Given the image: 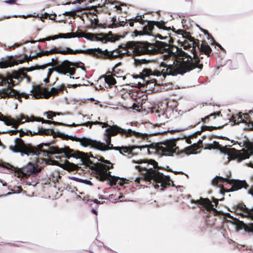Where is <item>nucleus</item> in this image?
<instances>
[{"label":"nucleus","mask_w":253,"mask_h":253,"mask_svg":"<svg viewBox=\"0 0 253 253\" xmlns=\"http://www.w3.org/2000/svg\"><path fill=\"white\" fill-rule=\"evenodd\" d=\"M222 126H219L218 127L216 126H201V130L202 131L208 130V131H212L214 129H216L217 128H220Z\"/></svg>","instance_id":"obj_32"},{"label":"nucleus","mask_w":253,"mask_h":253,"mask_svg":"<svg viewBox=\"0 0 253 253\" xmlns=\"http://www.w3.org/2000/svg\"><path fill=\"white\" fill-rule=\"evenodd\" d=\"M13 78L15 79H16L18 80L19 81H21L23 79V77H22L21 76L16 75L13 77Z\"/></svg>","instance_id":"obj_50"},{"label":"nucleus","mask_w":253,"mask_h":253,"mask_svg":"<svg viewBox=\"0 0 253 253\" xmlns=\"http://www.w3.org/2000/svg\"><path fill=\"white\" fill-rule=\"evenodd\" d=\"M127 20L126 19H120V18H118L119 21V26H123L125 24H126L127 22Z\"/></svg>","instance_id":"obj_39"},{"label":"nucleus","mask_w":253,"mask_h":253,"mask_svg":"<svg viewBox=\"0 0 253 253\" xmlns=\"http://www.w3.org/2000/svg\"><path fill=\"white\" fill-rule=\"evenodd\" d=\"M247 193L248 194L251 195L253 197V189H250L248 190Z\"/></svg>","instance_id":"obj_56"},{"label":"nucleus","mask_w":253,"mask_h":253,"mask_svg":"<svg viewBox=\"0 0 253 253\" xmlns=\"http://www.w3.org/2000/svg\"><path fill=\"white\" fill-rule=\"evenodd\" d=\"M38 148L40 152H38L37 149L33 147L20 150H17L13 148L12 145L9 147L10 151L14 153H20L21 156L24 155L29 156L31 154L33 155H42L43 156L50 158L49 155L51 154H63L66 159H69L71 157L76 159H78L82 164L88 166L94 164L93 162L90 160V158H94L92 154L75 151L68 146H65L61 148L55 146L49 147L47 143H41L38 146Z\"/></svg>","instance_id":"obj_1"},{"label":"nucleus","mask_w":253,"mask_h":253,"mask_svg":"<svg viewBox=\"0 0 253 253\" xmlns=\"http://www.w3.org/2000/svg\"><path fill=\"white\" fill-rule=\"evenodd\" d=\"M54 69H55V67L54 68H49L48 70V73L47 74V77L48 78H49V77L51 76L52 72L54 71Z\"/></svg>","instance_id":"obj_47"},{"label":"nucleus","mask_w":253,"mask_h":253,"mask_svg":"<svg viewBox=\"0 0 253 253\" xmlns=\"http://www.w3.org/2000/svg\"><path fill=\"white\" fill-rule=\"evenodd\" d=\"M110 173V171L107 172V170H105L102 172H100L98 174L97 177L100 181H103L106 179H108V178Z\"/></svg>","instance_id":"obj_25"},{"label":"nucleus","mask_w":253,"mask_h":253,"mask_svg":"<svg viewBox=\"0 0 253 253\" xmlns=\"http://www.w3.org/2000/svg\"><path fill=\"white\" fill-rule=\"evenodd\" d=\"M20 131L19 136L22 137L25 134L28 135L30 134L31 135H34L37 134H45V135H50L53 132V130L52 129H45L42 130H38L37 131H34L32 132V131L29 130L28 131H27L26 132H25L24 131L22 130V129H20L19 130H6V131H2L1 133H10V135H13L18 132Z\"/></svg>","instance_id":"obj_15"},{"label":"nucleus","mask_w":253,"mask_h":253,"mask_svg":"<svg viewBox=\"0 0 253 253\" xmlns=\"http://www.w3.org/2000/svg\"><path fill=\"white\" fill-rule=\"evenodd\" d=\"M23 78H26L28 82H30L31 81L30 78L26 74H23Z\"/></svg>","instance_id":"obj_58"},{"label":"nucleus","mask_w":253,"mask_h":253,"mask_svg":"<svg viewBox=\"0 0 253 253\" xmlns=\"http://www.w3.org/2000/svg\"><path fill=\"white\" fill-rule=\"evenodd\" d=\"M189 40L193 42L194 45H197L194 38L191 37ZM191 51L193 54V57L187 53L182 51L181 62L177 66H173L171 64L169 65L166 68V75L172 76L177 74L183 75L184 73L190 72L196 67L201 70L203 68V64H200V59H203V57L198 56L195 45L192 47Z\"/></svg>","instance_id":"obj_3"},{"label":"nucleus","mask_w":253,"mask_h":253,"mask_svg":"<svg viewBox=\"0 0 253 253\" xmlns=\"http://www.w3.org/2000/svg\"><path fill=\"white\" fill-rule=\"evenodd\" d=\"M219 114H220V113H219V112H217V113L214 112V113H211L209 116H206L205 118H202L201 120L203 122H205L206 120H208L210 117L214 116L215 117L216 116L219 115Z\"/></svg>","instance_id":"obj_36"},{"label":"nucleus","mask_w":253,"mask_h":253,"mask_svg":"<svg viewBox=\"0 0 253 253\" xmlns=\"http://www.w3.org/2000/svg\"><path fill=\"white\" fill-rule=\"evenodd\" d=\"M98 161L106 165L107 169H112L113 168V164L109 161L105 160L103 157H100Z\"/></svg>","instance_id":"obj_31"},{"label":"nucleus","mask_w":253,"mask_h":253,"mask_svg":"<svg viewBox=\"0 0 253 253\" xmlns=\"http://www.w3.org/2000/svg\"><path fill=\"white\" fill-rule=\"evenodd\" d=\"M149 43L146 42H138L135 41H129L126 42V47H128L131 50V55L133 53L134 55L139 56L141 55L149 54L152 49H149Z\"/></svg>","instance_id":"obj_8"},{"label":"nucleus","mask_w":253,"mask_h":253,"mask_svg":"<svg viewBox=\"0 0 253 253\" xmlns=\"http://www.w3.org/2000/svg\"><path fill=\"white\" fill-rule=\"evenodd\" d=\"M46 113L47 114L46 117L48 119H51L52 116H55L56 115V114L55 112H51V113L52 114V116L49 115L48 113Z\"/></svg>","instance_id":"obj_53"},{"label":"nucleus","mask_w":253,"mask_h":253,"mask_svg":"<svg viewBox=\"0 0 253 253\" xmlns=\"http://www.w3.org/2000/svg\"><path fill=\"white\" fill-rule=\"evenodd\" d=\"M83 181H84V184H87V185H92V182L90 180H87V179H84Z\"/></svg>","instance_id":"obj_52"},{"label":"nucleus","mask_w":253,"mask_h":253,"mask_svg":"<svg viewBox=\"0 0 253 253\" xmlns=\"http://www.w3.org/2000/svg\"><path fill=\"white\" fill-rule=\"evenodd\" d=\"M150 164L153 166V168H156L158 167V163L155 160H150ZM145 178L149 181L152 180H154L156 183H161L164 179L165 175L163 173L160 172L156 169H154L153 168H150L149 169H145V172H144ZM166 180H170V177L169 175H166Z\"/></svg>","instance_id":"obj_6"},{"label":"nucleus","mask_w":253,"mask_h":253,"mask_svg":"<svg viewBox=\"0 0 253 253\" xmlns=\"http://www.w3.org/2000/svg\"><path fill=\"white\" fill-rule=\"evenodd\" d=\"M119 48H123V49L124 50H127V49H129L130 48L128 47H126V43L125 44V45H123L122 44H121L119 46Z\"/></svg>","instance_id":"obj_51"},{"label":"nucleus","mask_w":253,"mask_h":253,"mask_svg":"<svg viewBox=\"0 0 253 253\" xmlns=\"http://www.w3.org/2000/svg\"><path fill=\"white\" fill-rule=\"evenodd\" d=\"M191 202L202 205L206 208L210 207L211 204V201L208 199L203 198H200L199 200L196 201L193 200L191 201Z\"/></svg>","instance_id":"obj_21"},{"label":"nucleus","mask_w":253,"mask_h":253,"mask_svg":"<svg viewBox=\"0 0 253 253\" xmlns=\"http://www.w3.org/2000/svg\"><path fill=\"white\" fill-rule=\"evenodd\" d=\"M248 125V128L253 129V122L251 121Z\"/></svg>","instance_id":"obj_55"},{"label":"nucleus","mask_w":253,"mask_h":253,"mask_svg":"<svg viewBox=\"0 0 253 253\" xmlns=\"http://www.w3.org/2000/svg\"><path fill=\"white\" fill-rule=\"evenodd\" d=\"M88 52L94 56L101 57L108 59H114L118 57H122L125 55H130V51L127 50L125 52H122L119 49H115L111 51H108L107 49L102 50L98 47L97 48L88 49Z\"/></svg>","instance_id":"obj_4"},{"label":"nucleus","mask_w":253,"mask_h":253,"mask_svg":"<svg viewBox=\"0 0 253 253\" xmlns=\"http://www.w3.org/2000/svg\"><path fill=\"white\" fill-rule=\"evenodd\" d=\"M119 179H121V178L119 176L112 175L111 174H110L108 178V180L109 181V184L111 186L115 185L117 183V180Z\"/></svg>","instance_id":"obj_30"},{"label":"nucleus","mask_w":253,"mask_h":253,"mask_svg":"<svg viewBox=\"0 0 253 253\" xmlns=\"http://www.w3.org/2000/svg\"><path fill=\"white\" fill-rule=\"evenodd\" d=\"M104 78L105 83L107 84L109 86L113 85L117 83L115 79L110 76L106 77V76L103 75L100 78Z\"/></svg>","instance_id":"obj_24"},{"label":"nucleus","mask_w":253,"mask_h":253,"mask_svg":"<svg viewBox=\"0 0 253 253\" xmlns=\"http://www.w3.org/2000/svg\"><path fill=\"white\" fill-rule=\"evenodd\" d=\"M112 21H113V23L112 24H114V25L115 26V27H118V26H119V21H118V19H117V18L116 17H113L112 18Z\"/></svg>","instance_id":"obj_42"},{"label":"nucleus","mask_w":253,"mask_h":253,"mask_svg":"<svg viewBox=\"0 0 253 253\" xmlns=\"http://www.w3.org/2000/svg\"><path fill=\"white\" fill-rule=\"evenodd\" d=\"M241 209L244 212H239L238 214L240 215L242 217H248L253 220V216L250 214L249 210L246 207V205H241ZM243 229H244L245 232L253 233V222L246 223L242 220L239 221L237 225L236 232H239L240 230Z\"/></svg>","instance_id":"obj_9"},{"label":"nucleus","mask_w":253,"mask_h":253,"mask_svg":"<svg viewBox=\"0 0 253 253\" xmlns=\"http://www.w3.org/2000/svg\"><path fill=\"white\" fill-rule=\"evenodd\" d=\"M78 85L77 84H68L67 85V87H69V88H70V87H73V88H75Z\"/></svg>","instance_id":"obj_60"},{"label":"nucleus","mask_w":253,"mask_h":253,"mask_svg":"<svg viewBox=\"0 0 253 253\" xmlns=\"http://www.w3.org/2000/svg\"><path fill=\"white\" fill-rule=\"evenodd\" d=\"M120 150L122 151V154L123 155L124 153H127L128 152V149L127 147H122V148L120 147Z\"/></svg>","instance_id":"obj_44"},{"label":"nucleus","mask_w":253,"mask_h":253,"mask_svg":"<svg viewBox=\"0 0 253 253\" xmlns=\"http://www.w3.org/2000/svg\"><path fill=\"white\" fill-rule=\"evenodd\" d=\"M201 132H202L201 129L200 130L197 131L195 132H194L191 136H194L195 135L200 134Z\"/></svg>","instance_id":"obj_63"},{"label":"nucleus","mask_w":253,"mask_h":253,"mask_svg":"<svg viewBox=\"0 0 253 253\" xmlns=\"http://www.w3.org/2000/svg\"><path fill=\"white\" fill-rule=\"evenodd\" d=\"M91 24L94 25V26L99 25V20L97 18H95L91 21Z\"/></svg>","instance_id":"obj_45"},{"label":"nucleus","mask_w":253,"mask_h":253,"mask_svg":"<svg viewBox=\"0 0 253 253\" xmlns=\"http://www.w3.org/2000/svg\"><path fill=\"white\" fill-rule=\"evenodd\" d=\"M65 87V85L63 84H62L60 85V86L58 87H52L50 89V90L49 91V93L51 95H56L58 92L61 91L63 88Z\"/></svg>","instance_id":"obj_29"},{"label":"nucleus","mask_w":253,"mask_h":253,"mask_svg":"<svg viewBox=\"0 0 253 253\" xmlns=\"http://www.w3.org/2000/svg\"><path fill=\"white\" fill-rule=\"evenodd\" d=\"M73 33H65L66 39H70L73 38Z\"/></svg>","instance_id":"obj_48"},{"label":"nucleus","mask_w":253,"mask_h":253,"mask_svg":"<svg viewBox=\"0 0 253 253\" xmlns=\"http://www.w3.org/2000/svg\"><path fill=\"white\" fill-rule=\"evenodd\" d=\"M58 37L59 38L66 39L65 34L60 33V34H59Z\"/></svg>","instance_id":"obj_57"},{"label":"nucleus","mask_w":253,"mask_h":253,"mask_svg":"<svg viewBox=\"0 0 253 253\" xmlns=\"http://www.w3.org/2000/svg\"><path fill=\"white\" fill-rule=\"evenodd\" d=\"M54 65H55L54 71L64 75L68 76V74H69V78L74 79L71 77V75H73L75 72V69L73 67L75 66L74 62L68 60H64L61 63L56 62L54 63Z\"/></svg>","instance_id":"obj_11"},{"label":"nucleus","mask_w":253,"mask_h":253,"mask_svg":"<svg viewBox=\"0 0 253 253\" xmlns=\"http://www.w3.org/2000/svg\"><path fill=\"white\" fill-rule=\"evenodd\" d=\"M15 1V0H5L4 2L7 3L11 4Z\"/></svg>","instance_id":"obj_59"},{"label":"nucleus","mask_w":253,"mask_h":253,"mask_svg":"<svg viewBox=\"0 0 253 253\" xmlns=\"http://www.w3.org/2000/svg\"><path fill=\"white\" fill-rule=\"evenodd\" d=\"M90 124L89 128L91 127V124H99L101 125L102 127H108L105 129V134L106 135L105 141L106 144L97 141L95 140L92 141L95 142L93 143L92 144L88 145V146H90L91 148H94L101 151H106L107 150L113 149L119 151L120 154H122V151L120 150V147H113L111 144V136H115L118 134H120L122 136L126 137H129L134 135L137 138H140L142 139H145V137L147 136L157 135L159 134L163 133L162 132H156L153 133H141L138 131L132 130L130 128L125 129L123 128L116 125H113V126L109 125L107 123H102L101 122H86L85 124Z\"/></svg>","instance_id":"obj_2"},{"label":"nucleus","mask_w":253,"mask_h":253,"mask_svg":"<svg viewBox=\"0 0 253 253\" xmlns=\"http://www.w3.org/2000/svg\"><path fill=\"white\" fill-rule=\"evenodd\" d=\"M166 46L168 47V48H166L168 51L167 54L164 55V60H167L171 56L174 57L175 55V53L177 52V49L176 48H175V49L173 48H170L169 44H167Z\"/></svg>","instance_id":"obj_22"},{"label":"nucleus","mask_w":253,"mask_h":253,"mask_svg":"<svg viewBox=\"0 0 253 253\" xmlns=\"http://www.w3.org/2000/svg\"><path fill=\"white\" fill-rule=\"evenodd\" d=\"M58 135L63 139H70L76 142H79L80 144L84 147H87L88 145L92 144L93 143H96L92 141V139L86 137L79 138L75 135L66 134L63 132H58Z\"/></svg>","instance_id":"obj_12"},{"label":"nucleus","mask_w":253,"mask_h":253,"mask_svg":"<svg viewBox=\"0 0 253 253\" xmlns=\"http://www.w3.org/2000/svg\"><path fill=\"white\" fill-rule=\"evenodd\" d=\"M0 166L6 168H9V167L10 166V165L8 163H4L2 164L0 163Z\"/></svg>","instance_id":"obj_54"},{"label":"nucleus","mask_w":253,"mask_h":253,"mask_svg":"<svg viewBox=\"0 0 253 253\" xmlns=\"http://www.w3.org/2000/svg\"><path fill=\"white\" fill-rule=\"evenodd\" d=\"M156 22L157 21H148L147 22V24L144 26L143 30L145 32H150L152 31L153 29L154 28V26L156 25Z\"/></svg>","instance_id":"obj_23"},{"label":"nucleus","mask_w":253,"mask_h":253,"mask_svg":"<svg viewBox=\"0 0 253 253\" xmlns=\"http://www.w3.org/2000/svg\"><path fill=\"white\" fill-rule=\"evenodd\" d=\"M44 14L46 16H49V19L51 20H55L56 21H58V22H61L62 21H63V19H60V20H55V17H56V14L55 13H54L53 15V16H49V14L46 13V12H44Z\"/></svg>","instance_id":"obj_37"},{"label":"nucleus","mask_w":253,"mask_h":253,"mask_svg":"<svg viewBox=\"0 0 253 253\" xmlns=\"http://www.w3.org/2000/svg\"><path fill=\"white\" fill-rule=\"evenodd\" d=\"M164 23L165 22L163 20H161L160 21H157V22H156V25L159 29H163L164 30H169L170 29L168 28L167 27L165 26L164 25Z\"/></svg>","instance_id":"obj_33"},{"label":"nucleus","mask_w":253,"mask_h":253,"mask_svg":"<svg viewBox=\"0 0 253 253\" xmlns=\"http://www.w3.org/2000/svg\"><path fill=\"white\" fill-rule=\"evenodd\" d=\"M6 84H8L7 87L0 89V96H1V97H14L18 99L19 101H21L20 99L21 95L19 92L12 88L15 85L14 82L11 79H6L0 76V86H4Z\"/></svg>","instance_id":"obj_5"},{"label":"nucleus","mask_w":253,"mask_h":253,"mask_svg":"<svg viewBox=\"0 0 253 253\" xmlns=\"http://www.w3.org/2000/svg\"><path fill=\"white\" fill-rule=\"evenodd\" d=\"M12 146L17 150L26 149V148L32 147L31 145L25 144L23 140L19 137H16L14 139V145Z\"/></svg>","instance_id":"obj_19"},{"label":"nucleus","mask_w":253,"mask_h":253,"mask_svg":"<svg viewBox=\"0 0 253 253\" xmlns=\"http://www.w3.org/2000/svg\"><path fill=\"white\" fill-rule=\"evenodd\" d=\"M253 109L249 110L248 113H242V112H239L237 115V118L233 117L230 120V122L231 123L232 125L236 124H239L241 123L249 124L252 121L251 115H253Z\"/></svg>","instance_id":"obj_13"},{"label":"nucleus","mask_w":253,"mask_h":253,"mask_svg":"<svg viewBox=\"0 0 253 253\" xmlns=\"http://www.w3.org/2000/svg\"><path fill=\"white\" fill-rule=\"evenodd\" d=\"M197 45L200 52L204 53L207 55V58H208L211 51V49L210 46L207 43L204 42H202L200 45L199 44Z\"/></svg>","instance_id":"obj_20"},{"label":"nucleus","mask_w":253,"mask_h":253,"mask_svg":"<svg viewBox=\"0 0 253 253\" xmlns=\"http://www.w3.org/2000/svg\"><path fill=\"white\" fill-rule=\"evenodd\" d=\"M161 147V150L164 155L172 156L176 153L178 147L176 146L174 140H167Z\"/></svg>","instance_id":"obj_14"},{"label":"nucleus","mask_w":253,"mask_h":253,"mask_svg":"<svg viewBox=\"0 0 253 253\" xmlns=\"http://www.w3.org/2000/svg\"><path fill=\"white\" fill-rule=\"evenodd\" d=\"M84 1V0H76L75 1H74L73 2H72V4H75L76 3V2L78 3H81V2H82L83 1Z\"/></svg>","instance_id":"obj_62"},{"label":"nucleus","mask_w":253,"mask_h":253,"mask_svg":"<svg viewBox=\"0 0 253 253\" xmlns=\"http://www.w3.org/2000/svg\"><path fill=\"white\" fill-rule=\"evenodd\" d=\"M139 107H140V106L135 103H133L132 105L133 109L134 110H136V111H139V110H140Z\"/></svg>","instance_id":"obj_49"},{"label":"nucleus","mask_w":253,"mask_h":253,"mask_svg":"<svg viewBox=\"0 0 253 253\" xmlns=\"http://www.w3.org/2000/svg\"><path fill=\"white\" fill-rule=\"evenodd\" d=\"M42 123H48V124H53V125H62V126H76L79 125V124H76L74 123H73L71 125H66L65 124H63L62 123L55 122V121H51L49 120H44L43 121H42Z\"/></svg>","instance_id":"obj_26"},{"label":"nucleus","mask_w":253,"mask_h":253,"mask_svg":"<svg viewBox=\"0 0 253 253\" xmlns=\"http://www.w3.org/2000/svg\"><path fill=\"white\" fill-rule=\"evenodd\" d=\"M151 71L148 69H144L142 71V74L146 77L149 76L151 74Z\"/></svg>","instance_id":"obj_40"},{"label":"nucleus","mask_w":253,"mask_h":253,"mask_svg":"<svg viewBox=\"0 0 253 253\" xmlns=\"http://www.w3.org/2000/svg\"><path fill=\"white\" fill-rule=\"evenodd\" d=\"M80 10V8L78 9H72L68 11H65L64 13H63V15H67V14L71 13V12H75Z\"/></svg>","instance_id":"obj_46"},{"label":"nucleus","mask_w":253,"mask_h":253,"mask_svg":"<svg viewBox=\"0 0 253 253\" xmlns=\"http://www.w3.org/2000/svg\"><path fill=\"white\" fill-rule=\"evenodd\" d=\"M142 15H137V16H136L133 18H131V19H128V20H129V21L131 20V21H135V22H139L141 23L142 24H144V20H142Z\"/></svg>","instance_id":"obj_34"},{"label":"nucleus","mask_w":253,"mask_h":253,"mask_svg":"<svg viewBox=\"0 0 253 253\" xmlns=\"http://www.w3.org/2000/svg\"><path fill=\"white\" fill-rule=\"evenodd\" d=\"M83 37L87 40L101 42L105 43L107 42H114L118 41L121 38V36L113 34L111 32H110L107 34L87 33L85 35H84Z\"/></svg>","instance_id":"obj_7"},{"label":"nucleus","mask_w":253,"mask_h":253,"mask_svg":"<svg viewBox=\"0 0 253 253\" xmlns=\"http://www.w3.org/2000/svg\"><path fill=\"white\" fill-rule=\"evenodd\" d=\"M73 38H81L83 37L84 34L82 31L78 32L73 33Z\"/></svg>","instance_id":"obj_38"},{"label":"nucleus","mask_w":253,"mask_h":253,"mask_svg":"<svg viewBox=\"0 0 253 253\" xmlns=\"http://www.w3.org/2000/svg\"><path fill=\"white\" fill-rule=\"evenodd\" d=\"M219 180L222 181L223 182H226L232 185L231 189L230 190L226 191V192L238 190L242 188L246 189L249 187L245 180H229L226 178H224L220 176H216L211 181L212 184L216 185Z\"/></svg>","instance_id":"obj_10"},{"label":"nucleus","mask_w":253,"mask_h":253,"mask_svg":"<svg viewBox=\"0 0 253 253\" xmlns=\"http://www.w3.org/2000/svg\"><path fill=\"white\" fill-rule=\"evenodd\" d=\"M150 61L149 59H146L145 58H134V65L137 67L141 64H146Z\"/></svg>","instance_id":"obj_27"},{"label":"nucleus","mask_w":253,"mask_h":253,"mask_svg":"<svg viewBox=\"0 0 253 253\" xmlns=\"http://www.w3.org/2000/svg\"><path fill=\"white\" fill-rule=\"evenodd\" d=\"M226 216L231 219V220H229V221H230L231 223H232L233 224H234L235 226V230H236L237 225L238 223V222H239V221H241V220H240L239 219L237 218L236 217H233L229 213H226Z\"/></svg>","instance_id":"obj_28"},{"label":"nucleus","mask_w":253,"mask_h":253,"mask_svg":"<svg viewBox=\"0 0 253 253\" xmlns=\"http://www.w3.org/2000/svg\"><path fill=\"white\" fill-rule=\"evenodd\" d=\"M41 170V168L37 165H28L23 167L21 169V173L23 176L27 177L35 172H38Z\"/></svg>","instance_id":"obj_16"},{"label":"nucleus","mask_w":253,"mask_h":253,"mask_svg":"<svg viewBox=\"0 0 253 253\" xmlns=\"http://www.w3.org/2000/svg\"><path fill=\"white\" fill-rule=\"evenodd\" d=\"M24 119V117L23 116H22L21 120H16L10 117H5L3 115H1L0 117V120L3 121L5 125L7 126L12 125V126L18 125L19 124L21 123V121Z\"/></svg>","instance_id":"obj_18"},{"label":"nucleus","mask_w":253,"mask_h":253,"mask_svg":"<svg viewBox=\"0 0 253 253\" xmlns=\"http://www.w3.org/2000/svg\"><path fill=\"white\" fill-rule=\"evenodd\" d=\"M58 36H59V34L54 35V36H53L52 37H51V40H55V39H58V38H59L58 37Z\"/></svg>","instance_id":"obj_64"},{"label":"nucleus","mask_w":253,"mask_h":253,"mask_svg":"<svg viewBox=\"0 0 253 253\" xmlns=\"http://www.w3.org/2000/svg\"><path fill=\"white\" fill-rule=\"evenodd\" d=\"M208 39L210 40V42L212 45L215 44V43H216L213 38L211 36V34L210 37H208Z\"/></svg>","instance_id":"obj_43"},{"label":"nucleus","mask_w":253,"mask_h":253,"mask_svg":"<svg viewBox=\"0 0 253 253\" xmlns=\"http://www.w3.org/2000/svg\"><path fill=\"white\" fill-rule=\"evenodd\" d=\"M96 1L98 2V5L100 7H102L103 6H104L107 4V1H108V2H110V0H96Z\"/></svg>","instance_id":"obj_35"},{"label":"nucleus","mask_w":253,"mask_h":253,"mask_svg":"<svg viewBox=\"0 0 253 253\" xmlns=\"http://www.w3.org/2000/svg\"><path fill=\"white\" fill-rule=\"evenodd\" d=\"M40 69V66L37 65V66H32V67H30V68H27L26 71L27 72H30V71H33L35 69Z\"/></svg>","instance_id":"obj_41"},{"label":"nucleus","mask_w":253,"mask_h":253,"mask_svg":"<svg viewBox=\"0 0 253 253\" xmlns=\"http://www.w3.org/2000/svg\"><path fill=\"white\" fill-rule=\"evenodd\" d=\"M37 54L38 56H42L44 55L43 51H40L37 52Z\"/></svg>","instance_id":"obj_61"},{"label":"nucleus","mask_w":253,"mask_h":253,"mask_svg":"<svg viewBox=\"0 0 253 253\" xmlns=\"http://www.w3.org/2000/svg\"><path fill=\"white\" fill-rule=\"evenodd\" d=\"M55 48V49L53 50L52 53H60L63 55H65L67 54H75L77 53H84L86 52L85 50L83 49H76L74 50L68 47H66L65 50L58 49L56 47Z\"/></svg>","instance_id":"obj_17"}]
</instances>
